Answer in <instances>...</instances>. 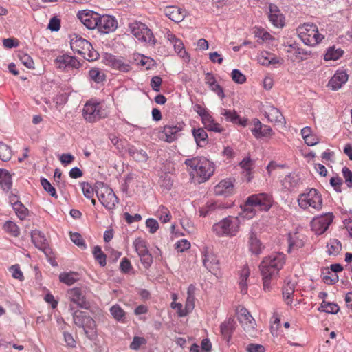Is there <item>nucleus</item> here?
I'll use <instances>...</instances> for the list:
<instances>
[{"instance_id": "obj_1", "label": "nucleus", "mask_w": 352, "mask_h": 352, "mask_svg": "<svg viewBox=\"0 0 352 352\" xmlns=\"http://www.w3.org/2000/svg\"><path fill=\"white\" fill-rule=\"evenodd\" d=\"M285 262V256L282 253H273L263 258L260 265L263 286L275 284Z\"/></svg>"}, {"instance_id": "obj_2", "label": "nucleus", "mask_w": 352, "mask_h": 352, "mask_svg": "<svg viewBox=\"0 0 352 352\" xmlns=\"http://www.w3.org/2000/svg\"><path fill=\"white\" fill-rule=\"evenodd\" d=\"M184 164L192 169V171H190V175L198 184L208 181L215 170L214 163L204 157L186 159Z\"/></svg>"}, {"instance_id": "obj_3", "label": "nucleus", "mask_w": 352, "mask_h": 352, "mask_svg": "<svg viewBox=\"0 0 352 352\" xmlns=\"http://www.w3.org/2000/svg\"><path fill=\"white\" fill-rule=\"evenodd\" d=\"M239 224L237 217L228 216L214 223L212 231L218 236H233L239 232Z\"/></svg>"}, {"instance_id": "obj_4", "label": "nucleus", "mask_w": 352, "mask_h": 352, "mask_svg": "<svg viewBox=\"0 0 352 352\" xmlns=\"http://www.w3.org/2000/svg\"><path fill=\"white\" fill-rule=\"evenodd\" d=\"M297 32L301 41L309 46H314L324 38L314 23H304L297 28Z\"/></svg>"}, {"instance_id": "obj_5", "label": "nucleus", "mask_w": 352, "mask_h": 352, "mask_svg": "<svg viewBox=\"0 0 352 352\" xmlns=\"http://www.w3.org/2000/svg\"><path fill=\"white\" fill-rule=\"evenodd\" d=\"M297 201L299 207L303 210L311 208L316 210H320L322 208L321 195L315 188H311L308 192L300 194Z\"/></svg>"}, {"instance_id": "obj_6", "label": "nucleus", "mask_w": 352, "mask_h": 352, "mask_svg": "<svg viewBox=\"0 0 352 352\" xmlns=\"http://www.w3.org/2000/svg\"><path fill=\"white\" fill-rule=\"evenodd\" d=\"M73 320L76 325L83 329L85 335L89 339L96 335V321L87 313L75 311L73 314Z\"/></svg>"}, {"instance_id": "obj_7", "label": "nucleus", "mask_w": 352, "mask_h": 352, "mask_svg": "<svg viewBox=\"0 0 352 352\" xmlns=\"http://www.w3.org/2000/svg\"><path fill=\"white\" fill-rule=\"evenodd\" d=\"M96 194L100 202L109 210H112L118 203V198L113 190L103 183L98 184Z\"/></svg>"}, {"instance_id": "obj_8", "label": "nucleus", "mask_w": 352, "mask_h": 352, "mask_svg": "<svg viewBox=\"0 0 352 352\" xmlns=\"http://www.w3.org/2000/svg\"><path fill=\"white\" fill-rule=\"evenodd\" d=\"M129 30L132 34L140 41L147 43L155 45L156 39L152 31L147 25L140 21H133L129 25Z\"/></svg>"}, {"instance_id": "obj_9", "label": "nucleus", "mask_w": 352, "mask_h": 352, "mask_svg": "<svg viewBox=\"0 0 352 352\" xmlns=\"http://www.w3.org/2000/svg\"><path fill=\"white\" fill-rule=\"evenodd\" d=\"M82 116L86 121L92 123L104 118L107 113L100 102L91 100L84 105Z\"/></svg>"}, {"instance_id": "obj_10", "label": "nucleus", "mask_w": 352, "mask_h": 352, "mask_svg": "<svg viewBox=\"0 0 352 352\" xmlns=\"http://www.w3.org/2000/svg\"><path fill=\"white\" fill-rule=\"evenodd\" d=\"M202 263L204 266L210 272L211 276L214 278H218L219 272V261L217 256L212 252L206 249L202 252Z\"/></svg>"}, {"instance_id": "obj_11", "label": "nucleus", "mask_w": 352, "mask_h": 352, "mask_svg": "<svg viewBox=\"0 0 352 352\" xmlns=\"http://www.w3.org/2000/svg\"><path fill=\"white\" fill-rule=\"evenodd\" d=\"M67 296L72 302L80 308L87 309L90 307L85 291L82 290V287H72L68 289Z\"/></svg>"}, {"instance_id": "obj_12", "label": "nucleus", "mask_w": 352, "mask_h": 352, "mask_svg": "<svg viewBox=\"0 0 352 352\" xmlns=\"http://www.w3.org/2000/svg\"><path fill=\"white\" fill-rule=\"evenodd\" d=\"M333 216L331 213H327L313 219L311 222L312 230L316 234H323L332 223Z\"/></svg>"}, {"instance_id": "obj_13", "label": "nucleus", "mask_w": 352, "mask_h": 352, "mask_svg": "<svg viewBox=\"0 0 352 352\" xmlns=\"http://www.w3.org/2000/svg\"><path fill=\"white\" fill-rule=\"evenodd\" d=\"M249 202L262 211H268L273 204L272 197L267 193H259L250 195Z\"/></svg>"}, {"instance_id": "obj_14", "label": "nucleus", "mask_w": 352, "mask_h": 352, "mask_svg": "<svg viewBox=\"0 0 352 352\" xmlns=\"http://www.w3.org/2000/svg\"><path fill=\"white\" fill-rule=\"evenodd\" d=\"M97 29L99 32L107 34L110 32L114 31L118 26L117 21L111 16L99 14V19H98Z\"/></svg>"}, {"instance_id": "obj_15", "label": "nucleus", "mask_w": 352, "mask_h": 352, "mask_svg": "<svg viewBox=\"0 0 352 352\" xmlns=\"http://www.w3.org/2000/svg\"><path fill=\"white\" fill-rule=\"evenodd\" d=\"M78 17L88 29L97 28L99 14L93 11L82 10L78 13Z\"/></svg>"}, {"instance_id": "obj_16", "label": "nucleus", "mask_w": 352, "mask_h": 352, "mask_svg": "<svg viewBox=\"0 0 352 352\" xmlns=\"http://www.w3.org/2000/svg\"><path fill=\"white\" fill-rule=\"evenodd\" d=\"M104 63L107 65L122 72H127L131 69L129 63L112 54L105 56Z\"/></svg>"}, {"instance_id": "obj_17", "label": "nucleus", "mask_w": 352, "mask_h": 352, "mask_svg": "<svg viewBox=\"0 0 352 352\" xmlns=\"http://www.w3.org/2000/svg\"><path fill=\"white\" fill-rule=\"evenodd\" d=\"M348 80V74L344 71H338L329 80L327 87L333 91L340 89Z\"/></svg>"}, {"instance_id": "obj_18", "label": "nucleus", "mask_w": 352, "mask_h": 352, "mask_svg": "<svg viewBox=\"0 0 352 352\" xmlns=\"http://www.w3.org/2000/svg\"><path fill=\"white\" fill-rule=\"evenodd\" d=\"M265 115L270 122L285 126L286 123L285 118L277 108L267 106L265 111Z\"/></svg>"}, {"instance_id": "obj_19", "label": "nucleus", "mask_w": 352, "mask_h": 352, "mask_svg": "<svg viewBox=\"0 0 352 352\" xmlns=\"http://www.w3.org/2000/svg\"><path fill=\"white\" fill-rule=\"evenodd\" d=\"M55 62L60 69H65L67 67L78 68L80 66L79 61L75 57L67 54L57 56Z\"/></svg>"}, {"instance_id": "obj_20", "label": "nucleus", "mask_w": 352, "mask_h": 352, "mask_svg": "<svg viewBox=\"0 0 352 352\" xmlns=\"http://www.w3.org/2000/svg\"><path fill=\"white\" fill-rule=\"evenodd\" d=\"M234 184L230 179L221 181L214 187V193L217 195L229 196L234 192Z\"/></svg>"}, {"instance_id": "obj_21", "label": "nucleus", "mask_w": 352, "mask_h": 352, "mask_svg": "<svg viewBox=\"0 0 352 352\" xmlns=\"http://www.w3.org/2000/svg\"><path fill=\"white\" fill-rule=\"evenodd\" d=\"M269 19L274 26L277 28H282L284 26L285 18L278 7L274 4L270 5Z\"/></svg>"}, {"instance_id": "obj_22", "label": "nucleus", "mask_w": 352, "mask_h": 352, "mask_svg": "<svg viewBox=\"0 0 352 352\" xmlns=\"http://www.w3.org/2000/svg\"><path fill=\"white\" fill-rule=\"evenodd\" d=\"M164 14L170 20L179 23L182 21L186 15L185 11L175 6H168L164 10Z\"/></svg>"}, {"instance_id": "obj_23", "label": "nucleus", "mask_w": 352, "mask_h": 352, "mask_svg": "<svg viewBox=\"0 0 352 352\" xmlns=\"http://www.w3.org/2000/svg\"><path fill=\"white\" fill-rule=\"evenodd\" d=\"M205 80L209 88L212 91L215 92L218 96H219L221 98H223L225 97L222 87L217 82L216 79L212 74L207 73L206 74Z\"/></svg>"}, {"instance_id": "obj_24", "label": "nucleus", "mask_w": 352, "mask_h": 352, "mask_svg": "<svg viewBox=\"0 0 352 352\" xmlns=\"http://www.w3.org/2000/svg\"><path fill=\"white\" fill-rule=\"evenodd\" d=\"M201 121L204 127L208 131L220 133L223 130L221 125L215 122L212 116L209 113H203Z\"/></svg>"}, {"instance_id": "obj_25", "label": "nucleus", "mask_w": 352, "mask_h": 352, "mask_svg": "<svg viewBox=\"0 0 352 352\" xmlns=\"http://www.w3.org/2000/svg\"><path fill=\"white\" fill-rule=\"evenodd\" d=\"M182 129L181 125H166L162 133L165 135L166 142H172L176 139L177 133L182 131Z\"/></svg>"}, {"instance_id": "obj_26", "label": "nucleus", "mask_w": 352, "mask_h": 352, "mask_svg": "<svg viewBox=\"0 0 352 352\" xmlns=\"http://www.w3.org/2000/svg\"><path fill=\"white\" fill-rule=\"evenodd\" d=\"M258 60L259 63L265 66L281 63L280 58L267 52H262L258 58Z\"/></svg>"}, {"instance_id": "obj_27", "label": "nucleus", "mask_w": 352, "mask_h": 352, "mask_svg": "<svg viewBox=\"0 0 352 352\" xmlns=\"http://www.w3.org/2000/svg\"><path fill=\"white\" fill-rule=\"evenodd\" d=\"M248 243L250 250L252 253L258 254L261 252L263 248L262 243L253 231H251L250 233Z\"/></svg>"}, {"instance_id": "obj_28", "label": "nucleus", "mask_w": 352, "mask_h": 352, "mask_svg": "<svg viewBox=\"0 0 352 352\" xmlns=\"http://www.w3.org/2000/svg\"><path fill=\"white\" fill-rule=\"evenodd\" d=\"M12 185V176L9 171L0 168V187L4 191H8Z\"/></svg>"}, {"instance_id": "obj_29", "label": "nucleus", "mask_w": 352, "mask_h": 352, "mask_svg": "<svg viewBox=\"0 0 352 352\" xmlns=\"http://www.w3.org/2000/svg\"><path fill=\"white\" fill-rule=\"evenodd\" d=\"M61 283L67 285H72L80 279V276L75 272H63L59 275Z\"/></svg>"}, {"instance_id": "obj_30", "label": "nucleus", "mask_w": 352, "mask_h": 352, "mask_svg": "<svg viewBox=\"0 0 352 352\" xmlns=\"http://www.w3.org/2000/svg\"><path fill=\"white\" fill-rule=\"evenodd\" d=\"M300 178L296 175H286L282 181L283 186L289 190H293L300 184Z\"/></svg>"}, {"instance_id": "obj_31", "label": "nucleus", "mask_w": 352, "mask_h": 352, "mask_svg": "<svg viewBox=\"0 0 352 352\" xmlns=\"http://www.w3.org/2000/svg\"><path fill=\"white\" fill-rule=\"evenodd\" d=\"M32 243L39 249L45 248L46 244V238L43 232L38 230H34L31 233Z\"/></svg>"}, {"instance_id": "obj_32", "label": "nucleus", "mask_w": 352, "mask_h": 352, "mask_svg": "<svg viewBox=\"0 0 352 352\" xmlns=\"http://www.w3.org/2000/svg\"><path fill=\"white\" fill-rule=\"evenodd\" d=\"M192 135L199 146H203L207 143L208 134L203 128L193 129Z\"/></svg>"}, {"instance_id": "obj_33", "label": "nucleus", "mask_w": 352, "mask_h": 352, "mask_svg": "<svg viewBox=\"0 0 352 352\" xmlns=\"http://www.w3.org/2000/svg\"><path fill=\"white\" fill-rule=\"evenodd\" d=\"M87 45V47H83L81 50L82 52H80L78 54L83 56L89 61L96 60L99 56L98 53L93 48L91 43L89 42Z\"/></svg>"}, {"instance_id": "obj_34", "label": "nucleus", "mask_w": 352, "mask_h": 352, "mask_svg": "<svg viewBox=\"0 0 352 352\" xmlns=\"http://www.w3.org/2000/svg\"><path fill=\"white\" fill-rule=\"evenodd\" d=\"M88 43L89 41L87 40L76 36L71 40V49L74 51V53L78 54V52H80V51L82 52L81 50L83 48V47L88 46Z\"/></svg>"}, {"instance_id": "obj_35", "label": "nucleus", "mask_w": 352, "mask_h": 352, "mask_svg": "<svg viewBox=\"0 0 352 352\" xmlns=\"http://www.w3.org/2000/svg\"><path fill=\"white\" fill-rule=\"evenodd\" d=\"M304 245L303 237H301L298 233L289 234V250L298 249Z\"/></svg>"}, {"instance_id": "obj_36", "label": "nucleus", "mask_w": 352, "mask_h": 352, "mask_svg": "<svg viewBox=\"0 0 352 352\" xmlns=\"http://www.w3.org/2000/svg\"><path fill=\"white\" fill-rule=\"evenodd\" d=\"M327 252L329 255L336 256L342 250L341 242L336 239H331L327 243Z\"/></svg>"}, {"instance_id": "obj_37", "label": "nucleus", "mask_w": 352, "mask_h": 352, "mask_svg": "<svg viewBox=\"0 0 352 352\" xmlns=\"http://www.w3.org/2000/svg\"><path fill=\"white\" fill-rule=\"evenodd\" d=\"M252 203L249 202V197L246 199L244 205L241 206L242 213L241 215L246 219H252L256 214V210Z\"/></svg>"}, {"instance_id": "obj_38", "label": "nucleus", "mask_w": 352, "mask_h": 352, "mask_svg": "<svg viewBox=\"0 0 352 352\" xmlns=\"http://www.w3.org/2000/svg\"><path fill=\"white\" fill-rule=\"evenodd\" d=\"M241 168H243L245 171V177H247V181L250 182L252 179L251 177V170L253 168L254 162L250 159V157H247L244 158L239 164Z\"/></svg>"}, {"instance_id": "obj_39", "label": "nucleus", "mask_w": 352, "mask_h": 352, "mask_svg": "<svg viewBox=\"0 0 352 352\" xmlns=\"http://www.w3.org/2000/svg\"><path fill=\"white\" fill-rule=\"evenodd\" d=\"M110 313L113 318L118 322H123L126 313L119 305H114L110 308Z\"/></svg>"}, {"instance_id": "obj_40", "label": "nucleus", "mask_w": 352, "mask_h": 352, "mask_svg": "<svg viewBox=\"0 0 352 352\" xmlns=\"http://www.w3.org/2000/svg\"><path fill=\"white\" fill-rule=\"evenodd\" d=\"M173 45L175 52L184 59L185 61L190 60V56L184 49V45L180 39H177L175 42L172 43Z\"/></svg>"}, {"instance_id": "obj_41", "label": "nucleus", "mask_w": 352, "mask_h": 352, "mask_svg": "<svg viewBox=\"0 0 352 352\" xmlns=\"http://www.w3.org/2000/svg\"><path fill=\"white\" fill-rule=\"evenodd\" d=\"M129 154L136 161L146 162L148 159L146 153L143 150H138L134 146L129 148Z\"/></svg>"}, {"instance_id": "obj_42", "label": "nucleus", "mask_w": 352, "mask_h": 352, "mask_svg": "<svg viewBox=\"0 0 352 352\" xmlns=\"http://www.w3.org/2000/svg\"><path fill=\"white\" fill-rule=\"evenodd\" d=\"M12 156V151L10 146L0 142V160L8 162Z\"/></svg>"}, {"instance_id": "obj_43", "label": "nucleus", "mask_w": 352, "mask_h": 352, "mask_svg": "<svg viewBox=\"0 0 352 352\" xmlns=\"http://www.w3.org/2000/svg\"><path fill=\"white\" fill-rule=\"evenodd\" d=\"M133 245L139 256L149 252L146 241L140 238L134 241Z\"/></svg>"}, {"instance_id": "obj_44", "label": "nucleus", "mask_w": 352, "mask_h": 352, "mask_svg": "<svg viewBox=\"0 0 352 352\" xmlns=\"http://www.w3.org/2000/svg\"><path fill=\"white\" fill-rule=\"evenodd\" d=\"M339 307L337 304L329 302L327 301H322L320 307L318 309L319 311H325L329 314H336L339 311Z\"/></svg>"}, {"instance_id": "obj_45", "label": "nucleus", "mask_w": 352, "mask_h": 352, "mask_svg": "<svg viewBox=\"0 0 352 352\" xmlns=\"http://www.w3.org/2000/svg\"><path fill=\"white\" fill-rule=\"evenodd\" d=\"M156 216L160 219L162 223H166L170 220L171 215L168 210L164 206H160L157 211Z\"/></svg>"}, {"instance_id": "obj_46", "label": "nucleus", "mask_w": 352, "mask_h": 352, "mask_svg": "<svg viewBox=\"0 0 352 352\" xmlns=\"http://www.w3.org/2000/svg\"><path fill=\"white\" fill-rule=\"evenodd\" d=\"M250 275V270L249 267L245 265L239 272V285L240 286H248V279Z\"/></svg>"}, {"instance_id": "obj_47", "label": "nucleus", "mask_w": 352, "mask_h": 352, "mask_svg": "<svg viewBox=\"0 0 352 352\" xmlns=\"http://www.w3.org/2000/svg\"><path fill=\"white\" fill-rule=\"evenodd\" d=\"M90 78L94 82L99 83L105 80V75L98 68H92L89 72Z\"/></svg>"}, {"instance_id": "obj_48", "label": "nucleus", "mask_w": 352, "mask_h": 352, "mask_svg": "<svg viewBox=\"0 0 352 352\" xmlns=\"http://www.w3.org/2000/svg\"><path fill=\"white\" fill-rule=\"evenodd\" d=\"M233 320L229 318L228 320L223 322L221 326L220 329L222 335L224 337L230 338L231 336V333L233 328Z\"/></svg>"}, {"instance_id": "obj_49", "label": "nucleus", "mask_w": 352, "mask_h": 352, "mask_svg": "<svg viewBox=\"0 0 352 352\" xmlns=\"http://www.w3.org/2000/svg\"><path fill=\"white\" fill-rule=\"evenodd\" d=\"M240 323L243 325L244 330L248 333L251 334L254 331L256 322L251 314L248 316L244 322H240Z\"/></svg>"}, {"instance_id": "obj_50", "label": "nucleus", "mask_w": 352, "mask_h": 352, "mask_svg": "<svg viewBox=\"0 0 352 352\" xmlns=\"http://www.w3.org/2000/svg\"><path fill=\"white\" fill-rule=\"evenodd\" d=\"M3 229L14 236H18L20 234L19 227L16 223L10 221L5 223Z\"/></svg>"}, {"instance_id": "obj_51", "label": "nucleus", "mask_w": 352, "mask_h": 352, "mask_svg": "<svg viewBox=\"0 0 352 352\" xmlns=\"http://www.w3.org/2000/svg\"><path fill=\"white\" fill-rule=\"evenodd\" d=\"M95 258L98 261L101 266L106 265V255L102 251L100 247L95 246L93 250Z\"/></svg>"}, {"instance_id": "obj_52", "label": "nucleus", "mask_w": 352, "mask_h": 352, "mask_svg": "<svg viewBox=\"0 0 352 352\" xmlns=\"http://www.w3.org/2000/svg\"><path fill=\"white\" fill-rule=\"evenodd\" d=\"M342 54L343 51L340 49L334 50L333 48H329L324 55V60H338L340 56H342Z\"/></svg>"}, {"instance_id": "obj_53", "label": "nucleus", "mask_w": 352, "mask_h": 352, "mask_svg": "<svg viewBox=\"0 0 352 352\" xmlns=\"http://www.w3.org/2000/svg\"><path fill=\"white\" fill-rule=\"evenodd\" d=\"M18 57L21 60V63L28 68H34V62L30 55L23 52H20L18 54Z\"/></svg>"}, {"instance_id": "obj_54", "label": "nucleus", "mask_w": 352, "mask_h": 352, "mask_svg": "<svg viewBox=\"0 0 352 352\" xmlns=\"http://www.w3.org/2000/svg\"><path fill=\"white\" fill-rule=\"evenodd\" d=\"M41 183L44 190L48 192L52 197L57 198L58 195L55 188L45 178L41 179Z\"/></svg>"}, {"instance_id": "obj_55", "label": "nucleus", "mask_w": 352, "mask_h": 352, "mask_svg": "<svg viewBox=\"0 0 352 352\" xmlns=\"http://www.w3.org/2000/svg\"><path fill=\"white\" fill-rule=\"evenodd\" d=\"M188 296L186 299L185 308L184 309V311H182V313L180 314V317L186 316L194 309L193 298L190 296V289L188 290Z\"/></svg>"}, {"instance_id": "obj_56", "label": "nucleus", "mask_w": 352, "mask_h": 352, "mask_svg": "<svg viewBox=\"0 0 352 352\" xmlns=\"http://www.w3.org/2000/svg\"><path fill=\"white\" fill-rule=\"evenodd\" d=\"M14 210L16 211V214L21 219H23L26 217L27 209L18 201H14L12 203Z\"/></svg>"}, {"instance_id": "obj_57", "label": "nucleus", "mask_w": 352, "mask_h": 352, "mask_svg": "<svg viewBox=\"0 0 352 352\" xmlns=\"http://www.w3.org/2000/svg\"><path fill=\"white\" fill-rule=\"evenodd\" d=\"M220 114L224 116L226 120L230 121L232 122L235 123L239 119V116L236 113L235 111L227 110L226 109H221L220 111Z\"/></svg>"}, {"instance_id": "obj_58", "label": "nucleus", "mask_w": 352, "mask_h": 352, "mask_svg": "<svg viewBox=\"0 0 352 352\" xmlns=\"http://www.w3.org/2000/svg\"><path fill=\"white\" fill-rule=\"evenodd\" d=\"M322 280L327 285H333L338 280V276L335 272L328 270L327 274L323 272Z\"/></svg>"}, {"instance_id": "obj_59", "label": "nucleus", "mask_w": 352, "mask_h": 352, "mask_svg": "<svg viewBox=\"0 0 352 352\" xmlns=\"http://www.w3.org/2000/svg\"><path fill=\"white\" fill-rule=\"evenodd\" d=\"M70 239L77 246L82 249L86 248V244L82 236L78 232L70 233Z\"/></svg>"}, {"instance_id": "obj_60", "label": "nucleus", "mask_w": 352, "mask_h": 352, "mask_svg": "<svg viewBox=\"0 0 352 352\" xmlns=\"http://www.w3.org/2000/svg\"><path fill=\"white\" fill-rule=\"evenodd\" d=\"M146 344V340L143 337L134 336L132 342L130 344V349L133 350L140 349L142 345Z\"/></svg>"}, {"instance_id": "obj_61", "label": "nucleus", "mask_w": 352, "mask_h": 352, "mask_svg": "<svg viewBox=\"0 0 352 352\" xmlns=\"http://www.w3.org/2000/svg\"><path fill=\"white\" fill-rule=\"evenodd\" d=\"M232 78L234 82L239 84H243L246 81L245 76L236 69L232 70Z\"/></svg>"}, {"instance_id": "obj_62", "label": "nucleus", "mask_w": 352, "mask_h": 352, "mask_svg": "<svg viewBox=\"0 0 352 352\" xmlns=\"http://www.w3.org/2000/svg\"><path fill=\"white\" fill-rule=\"evenodd\" d=\"M253 123L254 127L251 129V132L256 138H260L263 124L258 119H254Z\"/></svg>"}, {"instance_id": "obj_63", "label": "nucleus", "mask_w": 352, "mask_h": 352, "mask_svg": "<svg viewBox=\"0 0 352 352\" xmlns=\"http://www.w3.org/2000/svg\"><path fill=\"white\" fill-rule=\"evenodd\" d=\"M190 248V243L186 239H181L175 244V249L178 252H183Z\"/></svg>"}, {"instance_id": "obj_64", "label": "nucleus", "mask_w": 352, "mask_h": 352, "mask_svg": "<svg viewBox=\"0 0 352 352\" xmlns=\"http://www.w3.org/2000/svg\"><path fill=\"white\" fill-rule=\"evenodd\" d=\"M345 183L349 188H352V171L348 167H344L342 170Z\"/></svg>"}]
</instances>
